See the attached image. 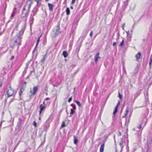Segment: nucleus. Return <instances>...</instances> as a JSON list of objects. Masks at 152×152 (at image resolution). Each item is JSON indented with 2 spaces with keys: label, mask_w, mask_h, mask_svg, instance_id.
<instances>
[{
  "label": "nucleus",
  "mask_w": 152,
  "mask_h": 152,
  "mask_svg": "<svg viewBox=\"0 0 152 152\" xmlns=\"http://www.w3.org/2000/svg\"><path fill=\"white\" fill-rule=\"evenodd\" d=\"M76 0H72L71 4H73L75 3V1Z\"/></svg>",
  "instance_id": "obj_34"
},
{
  "label": "nucleus",
  "mask_w": 152,
  "mask_h": 152,
  "mask_svg": "<svg viewBox=\"0 0 152 152\" xmlns=\"http://www.w3.org/2000/svg\"><path fill=\"white\" fill-rule=\"evenodd\" d=\"M9 88H10V89H12V88H11V86H10V87H9Z\"/></svg>",
  "instance_id": "obj_49"
},
{
  "label": "nucleus",
  "mask_w": 152,
  "mask_h": 152,
  "mask_svg": "<svg viewBox=\"0 0 152 152\" xmlns=\"http://www.w3.org/2000/svg\"><path fill=\"white\" fill-rule=\"evenodd\" d=\"M75 102L77 104L79 107H81V104L80 102L75 100Z\"/></svg>",
  "instance_id": "obj_22"
},
{
  "label": "nucleus",
  "mask_w": 152,
  "mask_h": 152,
  "mask_svg": "<svg viewBox=\"0 0 152 152\" xmlns=\"http://www.w3.org/2000/svg\"><path fill=\"white\" fill-rule=\"evenodd\" d=\"M118 97L120 98L121 100L122 99V96L121 94L119 92H118Z\"/></svg>",
  "instance_id": "obj_24"
},
{
  "label": "nucleus",
  "mask_w": 152,
  "mask_h": 152,
  "mask_svg": "<svg viewBox=\"0 0 152 152\" xmlns=\"http://www.w3.org/2000/svg\"><path fill=\"white\" fill-rule=\"evenodd\" d=\"M25 28V25H23L21 30L20 31L19 34L15 36V39L14 40V45H18L21 41V36L22 35L24 32Z\"/></svg>",
  "instance_id": "obj_1"
},
{
  "label": "nucleus",
  "mask_w": 152,
  "mask_h": 152,
  "mask_svg": "<svg viewBox=\"0 0 152 152\" xmlns=\"http://www.w3.org/2000/svg\"><path fill=\"white\" fill-rule=\"evenodd\" d=\"M26 82H25V83H24V84H25V85H26Z\"/></svg>",
  "instance_id": "obj_48"
},
{
  "label": "nucleus",
  "mask_w": 152,
  "mask_h": 152,
  "mask_svg": "<svg viewBox=\"0 0 152 152\" xmlns=\"http://www.w3.org/2000/svg\"><path fill=\"white\" fill-rule=\"evenodd\" d=\"M59 29L60 27L59 25H57L56 27V28H54L53 30V31H56V34H58L59 33Z\"/></svg>",
  "instance_id": "obj_8"
},
{
  "label": "nucleus",
  "mask_w": 152,
  "mask_h": 152,
  "mask_svg": "<svg viewBox=\"0 0 152 152\" xmlns=\"http://www.w3.org/2000/svg\"><path fill=\"white\" fill-rule=\"evenodd\" d=\"M39 119H40V118H39Z\"/></svg>",
  "instance_id": "obj_52"
},
{
  "label": "nucleus",
  "mask_w": 152,
  "mask_h": 152,
  "mask_svg": "<svg viewBox=\"0 0 152 152\" xmlns=\"http://www.w3.org/2000/svg\"><path fill=\"white\" fill-rule=\"evenodd\" d=\"M42 110H40L39 111V114H41L42 113Z\"/></svg>",
  "instance_id": "obj_42"
},
{
  "label": "nucleus",
  "mask_w": 152,
  "mask_h": 152,
  "mask_svg": "<svg viewBox=\"0 0 152 152\" xmlns=\"http://www.w3.org/2000/svg\"><path fill=\"white\" fill-rule=\"evenodd\" d=\"M116 42H114L113 44V46H115L116 45Z\"/></svg>",
  "instance_id": "obj_39"
},
{
  "label": "nucleus",
  "mask_w": 152,
  "mask_h": 152,
  "mask_svg": "<svg viewBox=\"0 0 152 152\" xmlns=\"http://www.w3.org/2000/svg\"><path fill=\"white\" fill-rule=\"evenodd\" d=\"M12 48H13V46H12Z\"/></svg>",
  "instance_id": "obj_51"
},
{
  "label": "nucleus",
  "mask_w": 152,
  "mask_h": 152,
  "mask_svg": "<svg viewBox=\"0 0 152 152\" xmlns=\"http://www.w3.org/2000/svg\"><path fill=\"white\" fill-rule=\"evenodd\" d=\"M74 143L76 145L77 144V141H78L77 138L75 136H74Z\"/></svg>",
  "instance_id": "obj_15"
},
{
  "label": "nucleus",
  "mask_w": 152,
  "mask_h": 152,
  "mask_svg": "<svg viewBox=\"0 0 152 152\" xmlns=\"http://www.w3.org/2000/svg\"><path fill=\"white\" fill-rule=\"evenodd\" d=\"M119 145L121 146V148L122 149L124 147L123 141L122 139H121V141L120 142Z\"/></svg>",
  "instance_id": "obj_14"
},
{
  "label": "nucleus",
  "mask_w": 152,
  "mask_h": 152,
  "mask_svg": "<svg viewBox=\"0 0 152 152\" xmlns=\"http://www.w3.org/2000/svg\"><path fill=\"white\" fill-rule=\"evenodd\" d=\"M50 98H45V99H44V102H43V104H45V102L46 101H48V100H50Z\"/></svg>",
  "instance_id": "obj_27"
},
{
  "label": "nucleus",
  "mask_w": 152,
  "mask_h": 152,
  "mask_svg": "<svg viewBox=\"0 0 152 152\" xmlns=\"http://www.w3.org/2000/svg\"><path fill=\"white\" fill-rule=\"evenodd\" d=\"M46 55H45L43 56L42 59L41 60V61L42 62H43L45 60L46 58Z\"/></svg>",
  "instance_id": "obj_23"
},
{
  "label": "nucleus",
  "mask_w": 152,
  "mask_h": 152,
  "mask_svg": "<svg viewBox=\"0 0 152 152\" xmlns=\"http://www.w3.org/2000/svg\"><path fill=\"white\" fill-rule=\"evenodd\" d=\"M141 128V124H140L139 126L137 127V128H139V129H140Z\"/></svg>",
  "instance_id": "obj_38"
},
{
  "label": "nucleus",
  "mask_w": 152,
  "mask_h": 152,
  "mask_svg": "<svg viewBox=\"0 0 152 152\" xmlns=\"http://www.w3.org/2000/svg\"><path fill=\"white\" fill-rule=\"evenodd\" d=\"M71 106L73 107V109L75 110L76 109V107L75 105L74 104H71Z\"/></svg>",
  "instance_id": "obj_25"
},
{
  "label": "nucleus",
  "mask_w": 152,
  "mask_h": 152,
  "mask_svg": "<svg viewBox=\"0 0 152 152\" xmlns=\"http://www.w3.org/2000/svg\"><path fill=\"white\" fill-rule=\"evenodd\" d=\"M104 144L103 143L101 145L100 149V152H103L104 151Z\"/></svg>",
  "instance_id": "obj_10"
},
{
  "label": "nucleus",
  "mask_w": 152,
  "mask_h": 152,
  "mask_svg": "<svg viewBox=\"0 0 152 152\" xmlns=\"http://www.w3.org/2000/svg\"><path fill=\"white\" fill-rule=\"evenodd\" d=\"M14 91L12 89H10L7 91V93L8 95V97L13 96L14 94Z\"/></svg>",
  "instance_id": "obj_4"
},
{
  "label": "nucleus",
  "mask_w": 152,
  "mask_h": 152,
  "mask_svg": "<svg viewBox=\"0 0 152 152\" xmlns=\"http://www.w3.org/2000/svg\"><path fill=\"white\" fill-rule=\"evenodd\" d=\"M46 133V132L45 129L43 130L42 132V133L40 134V136L42 137L43 139V141L45 142V135Z\"/></svg>",
  "instance_id": "obj_5"
},
{
  "label": "nucleus",
  "mask_w": 152,
  "mask_h": 152,
  "mask_svg": "<svg viewBox=\"0 0 152 152\" xmlns=\"http://www.w3.org/2000/svg\"><path fill=\"white\" fill-rule=\"evenodd\" d=\"M66 12L67 15H68L70 14V10L69 8H67L66 10Z\"/></svg>",
  "instance_id": "obj_20"
},
{
  "label": "nucleus",
  "mask_w": 152,
  "mask_h": 152,
  "mask_svg": "<svg viewBox=\"0 0 152 152\" xmlns=\"http://www.w3.org/2000/svg\"><path fill=\"white\" fill-rule=\"evenodd\" d=\"M48 6L49 7V10L51 11H52L53 10V5L52 4H50V3L48 4Z\"/></svg>",
  "instance_id": "obj_11"
},
{
  "label": "nucleus",
  "mask_w": 152,
  "mask_h": 152,
  "mask_svg": "<svg viewBox=\"0 0 152 152\" xmlns=\"http://www.w3.org/2000/svg\"><path fill=\"white\" fill-rule=\"evenodd\" d=\"M14 58V56H12L11 58L10 59H11V60H12Z\"/></svg>",
  "instance_id": "obj_40"
},
{
  "label": "nucleus",
  "mask_w": 152,
  "mask_h": 152,
  "mask_svg": "<svg viewBox=\"0 0 152 152\" xmlns=\"http://www.w3.org/2000/svg\"><path fill=\"white\" fill-rule=\"evenodd\" d=\"M129 31H128V32H126V33H127V34H128V33H129Z\"/></svg>",
  "instance_id": "obj_47"
},
{
  "label": "nucleus",
  "mask_w": 152,
  "mask_h": 152,
  "mask_svg": "<svg viewBox=\"0 0 152 152\" xmlns=\"http://www.w3.org/2000/svg\"><path fill=\"white\" fill-rule=\"evenodd\" d=\"M63 55L64 58L67 57L68 56V54L66 51H64L63 53Z\"/></svg>",
  "instance_id": "obj_12"
},
{
  "label": "nucleus",
  "mask_w": 152,
  "mask_h": 152,
  "mask_svg": "<svg viewBox=\"0 0 152 152\" xmlns=\"http://www.w3.org/2000/svg\"><path fill=\"white\" fill-rule=\"evenodd\" d=\"M120 104V102L119 101H118V103L117 104V106H117V108H118V105H119Z\"/></svg>",
  "instance_id": "obj_35"
},
{
  "label": "nucleus",
  "mask_w": 152,
  "mask_h": 152,
  "mask_svg": "<svg viewBox=\"0 0 152 152\" xmlns=\"http://www.w3.org/2000/svg\"><path fill=\"white\" fill-rule=\"evenodd\" d=\"M75 110L73 109H71V112L70 113V114L73 115L75 113Z\"/></svg>",
  "instance_id": "obj_19"
},
{
  "label": "nucleus",
  "mask_w": 152,
  "mask_h": 152,
  "mask_svg": "<svg viewBox=\"0 0 152 152\" xmlns=\"http://www.w3.org/2000/svg\"><path fill=\"white\" fill-rule=\"evenodd\" d=\"M141 56V53L140 52H138V53L136 54L135 56V58H136V60L138 61L139 59H140V57Z\"/></svg>",
  "instance_id": "obj_9"
},
{
  "label": "nucleus",
  "mask_w": 152,
  "mask_h": 152,
  "mask_svg": "<svg viewBox=\"0 0 152 152\" xmlns=\"http://www.w3.org/2000/svg\"><path fill=\"white\" fill-rule=\"evenodd\" d=\"M93 34V31H91L90 34V36L91 37H92Z\"/></svg>",
  "instance_id": "obj_31"
},
{
  "label": "nucleus",
  "mask_w": 152,
  "mask_h": 152,
  "mask_svg": "<svg viewBox=\"0 0 152 152\" xmlns=\"http://www.w3.org/2000/svg\"><path fill=\"white\" fill-rule=\"evenodd\" d=\"M29 1L30 2H31V1H32V0H28L27 1Z\"/></svg>",
  "instance_id": "obj_41"
},
{
  "label": "nucleus",
  "mask_w": 152,
  "mask_h": 152,
  "mask_svg": "<svg viewBox=\"0 0 152 152\" xmlns=\"http://www.w3.org/2000/svg\"><path fill=\"white\" fill-rule=\"evenodd\" d=\"M26 87V85H23L20 88V92L19 93V95L21 96V95L22 94L23 91H24Z\"/></svg>",
  "instance_id": "obj_7"
},
{
  "label": "nucleus",
  "mask_w": 152,
  "mask_h": 152,
  "mask_svg": "<svg viewBox=\"0 0 152 152\" xmlns=\"http://www.w3.org/2000/svg\"><path fill=\"white\" fill-rule=\"evenodd\" d=\"M38 86H34L33 88V91L31 90L30 92L31 93V95H35L38 91Z\"/></svg>",
  "instance_id": "obj_3"
},
{
  "label": "nucleus",
  "mask_w": 152,
  "mask_h": 152,
  "mask_svg": "<svg viewBox=\"0 0 152 152\" xmlns=\"http://www.w3.org/2000/svg\"><path fill=\"white\" fill-rule=\"evenodd\" d=\"M72 100V97H70L68 99V102H70Z\"/></svg>",
  "instance_id": "obj_33"
},
{
  "label": "nucleus",
  "mask_w": 152,
  "mask_h": 152,
  "mask_svg": "<svg viewBox=\"0 0 152 152\" xmlns=\"http://www.w3.org/2000/svg\"><path fill=\"white\" fill-rule=\"evenodd\" d=\"M138 68L137 67V66L135 68V72H134V73H136L138 72Z\"/></svg>",
  "instance_id": "obj_29"
},
{
  "label": "nucleus",
  "mask_w": 152,
  "mask_h": 152,
  "mask_svg": "<svg viewBox=\"0 0 152 152\" xmlns=\"http://www.w3.org/2000/svg\"><path fill=\"white\" fill-rule=\"evenodd\" d=\"M125 23H124L123 25V26H122V28H123V29L124 30V27L125 26Z\"/></svg>",
  "instance_id": "obj_37"
},
{
  "label": "nucleus",
  "mask_w": 152,
  "mask_h": 152,
  "mask_svg": "<svg viewBox=\"0 0 152 152\" xmlns=\"http://www.w3.org/2000/svg\"><path fill=\"white\" fill-rule=\"evenodd\" d=\"M117 106H116L115 108V110L113 112V114L115 115L117 112L118 111Z\"/></svg>",
  "instance_id": "obj_17"
},
{
  "label": "nucleus",
  "mask_w": 152,
  "mask_h": 152,
  "mask_svg": "<svg viewBox=\"0 0 152 152\" xmlns=\"http://www.w3.org/2000/svg\"><path fill=\"white\" fill-rule=\"evenodd\" d=\"M41 0H35V1H36L37 4H38V3L41 1Z\"/></svg>",
  "instance_id": "obj_36"
},
{
  "label": "nucleus",
  "mask_w": 152,
  "mask_h": 152,
  "mask_svg": "<svg viewBox=\"0 0 152 152\" xmlns=\"http://www.w3.org/2000/svg\"><path fill=\"white\" fill-rule=\"evenodd\" d=\"M150 59L151 60H152V54L151 56Z\"/></svg>",
  "instance_id": "obj_44"
},
{
  "label": "nucleus",
  "mask_w": 152,
  "mask_h": 152,
  "mask_svg": "<svg viewBox=\"0 0 152 152\" xmlns=\"http://www.w3.org/2000/svg\"><path fill=\"white\" fill-rule=\"evenodd\" d=\"M30 7V2L27 1L22 11V16L23 17H25L26 15L29 10Z\"/></svg>",
  "instance_id": "obj_2"
},
{
  "label": "nucleus",
  "mask_w": 152,
  "mask_h": 152,
  "mask_svg": "<svg viewBox=\"0 0 152 152\" xmlns=\"http://www.w3.org/2000/svg\"><path fill=\"white\" fill-rule=\"evenodd\" d=\"M129 111V108L127 107L125 110V115L124 116L122 117V118H125V116L127 115Z\"/></svg>",
  "instance_id": "obj_16"
},
{
  "label": "nucleus",
  "mask_w": 152,
  "mask_h": 152,
  "mask_svg": "<svg viewBox=\"0 0 152 152\" xmlns=\"http://www.w3.org/2000/svg\"><path fill=\"white\" fill-rule=\"evenodd\" d=\"M100 53L99 52L97 53L95 56V61L96 63H97L99 59H100L101 57L99 56Z\"/></svg>",
  "instance_id": "obj_6"
},
{
  "label": "nucleus",
  "mask_w": 152,
  "mask_h": 152,
  "mask_svg": "<svg viewBox=\"0 0 152 152\" xmlns=\"http://www.w3.org/2000/svg\"><path fill=\"white\" fill-rule=\"evenodd\" d=\"M13 16H14V15H13V13H12V15H11V17H13Z\"/></svg>",
  "instance_id": "obj_45"
},
{
  "label": "nucleus",
  "mask_w": 152,
  "mask_h": 152,
  "mask_svg": "<svg viewBox=\"0 0 152 152\" xmlns=\"http://www.w3.org/2000/svg\"><path fill=\"white\" fill-rule=\"evenodd\" d=\"M70 8L72 9H73V7L72 6H71Z\"/></svg>",
  "instance_id": "obj_46"
},
{
  "label": "nucleus",
  "mask_w": 152,
  "mask_h": 152,
  "mask_svg": "<svg viewBox=\"0 0 152 152\" xmlns=\"http://www.w3.org/2000/svg\"><path fill=\"white\" fill-rule=\"evenodd\" d=\"M22 124V120L20 118L18 119V125L20 126Z\"/></svg>",
  "instance_id": "obj_18"
},
{
  "label": "nucleus",
  "mask_w": 152,
  "mask_h": 152,
  "mask_svg": "<svg viewBox=\"0 0 152 152\" xmlns=\"http://www.w3.org/2000/svg\"><path fill=\"white\" fill-rule=\"evenodd\" d=\"M61 127H64L65 126V123L64 122L62 124L61 126Z\"/></svg>",
  "instance_id": "obj_30"
},
{
  "label": "nucleus",
  "mask_w": 152,
  "mask_h": 152,
  "mask_svg": "<svg viewBox=\"0 0 152 152\" xmlns=\"http://www.w3.org/2000/svg\"><path fill=\"white\" fill-rule=\"evenodd\" d=\"M152 60H151V59H150V61L149 62V67L150 68L151 67V64H152Z\"/></svg>",
  "instance_id": "obj_28"
},
{
  "label": "nucleus",
  "mask_w": 152,
  "mask_h": 152,
  "mask_svg": "<svg viewBox=\"0 0 152 152\" xmlns=\"http://www.w3.org/2000/svg\"><path fill=\"white\" fill-rule=\"evenodd\" d=\"M39 40H40V37L37 40V44H36V45L35 46V48L34 50V51H35V49L37 48V46L38 45V43H39Z\"/></svg>",
  "instance_id": "obj_21"
},
{
  "label": "nucleus",
  "mask_w": 152,
  "mask_h": 152,
  "mask_svg": "<svg viewBox=\"0 0 152 152\" xmlns=\"http://www.w3.org/2000/svg\"><path fill=\"white\" fill-rule=\"evenodd\" d=\"M135 130V128H134L133 129V130L134 131Z\"/></svg>",
  "instance_id": "obj_50"
},
{
  "label": "nucleus",
  "mask_w": 152,
  "mask_h": 152,
  "mask_svg": "<svg viewBox=\"0 0 152 152\" xmlns=\"http://www.w3.org/2000/svg\"><path fill=\"white\" fill-rule=\"evenodd\" d=\"M45 104L44 105L42 104H41L39 107V109L40 110H43L45 108Z\"/></svg>",
  "instance_id": "obj_13"
},
{
  "label": "nucleus",
  "mask_w": 152,
  "mask_h": 152,
  "mask_svg": "<svg viewBox=\"0 0 152 152\" xmlns=\"http://www.w3.org/2000/svg\"><path fill=\"white\" fill-rule=\"evenodd\" d=\"M33 124L35 126H37V123L35 121L34 122Z\"/></svg>",
  "instance_id": "obj_32"
},
{
  "label": "nucleus",
  "mask_w": 152,
  "mask_h": 152,
  "mask_svg": "<svg viewBox=\"0 0 152 152\" xmlns=\"http://www.w3.org/2000/svg\"><path fill=\"white\" fill-rule=\"evenodd\" d=\"M124 40H123L121 42L119 46H123L124 45Z\"/></svg>",
  "instance_id": "obj_26"
},
{
  "label": "nucleus",
  "mask_w": 152,
  "mask_h": 152,
  "mask_svg": "<svg viewBox=\"0 0 152 152\" xmlns=\"http://www.w3.org/2000/svg\"><path fill=\"white\" fill-rule=\"evenodd\" d=\"M18 144H18V143L17 144V145H16V146H15V149L17 148V146H18Z\"/></svg>",
  "instance_id": "obj_43"
}]
</instances>
